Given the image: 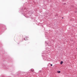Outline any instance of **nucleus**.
Wrapping results in <instances>:
<instances>
[{
	"instance_id": "f257e3e1",
	"label": "nucleus",
	"mask_w": 77,
	"mask_h": 77,
	"mask_svg": "<svg viewBox=\"0 0 77 77\" xmlns=\"http://www.w3.org/2000/svg\"><path fill=\"white\" fill-rule=\"evenodd\" d=\"M28 37L27 36H26L24 38V40H25L26 41L27 40H28Z\"/></svg>"
},
{
	"instance_id": "f03ea898",
	"label": "nucleus",
	"mask_w": 77,
	"mask_h": 77,
	"mask_svg": "<svg viewBox=\"0 0 77 77\" xmlns=\"http://www.w3.org/2000/svg\"><path fill=\"white\" fill-rule=\"evenodd\" d=\"M31 71L32 72H33L34 71V70H33V69H31Z\"/></svg>"
},
{
	"instance_id": "7ed1b4c3",
	"label": "nucleus",
	"mask_w": 77,
	"mask_h": 77,
	"mask_svg": "<svg viewBox=\"0 0 77 77\" xmlns=\"http://www.w3.org/2000/svg\"><path fill=\"white\" fill-rule=\"evenodd\" d=\"M62 63H63V61H61L60 63V64L62 65Z\"/></svg>"
},
{
	"instance_id": "20e7f679",
	"label": "nucleus",
	"mask_w": 77,
	"mask_h": 77,
	"mask_svg": "<svg viewBox=\"0 0 77 77\" xmlns=\"http://www.w3.org/2000/svg\"><path fill=\"white\" fill-rule=\"evenodd\" d=\"M58 73H60V71H58Z\"/></svg>"
},
{
	"instance_id": "39448f33",
	"label": "nucleus",
	"mask_w": 77,
	"mask_h": 77,
	"mask_svg": "<svg viewBox=\"0 0 77 77\" xmlns=\"http://www.w3.org/2000/svg\"><path fill=\"white\" fill-rule=\"evenodd\" d=\"M51 66H53V65L52 64H51Z\"/></svg>"
},
{
	"instance_id": "423d86ee",
	"label": "nucleus",
	"mask_w": 77,
	"mask_h": 77,
	"mask_svg": "<svg viewBox=\"0 0 77 77\" xmlns=\"http://www.w3.org/2000/svg\"><path fill=\"white\" fill-rule=\"evenodd\" d=\"M62 18H63V17H62Z\"/></svg>"
}]
</instances>
